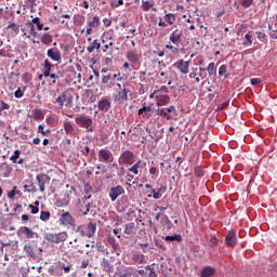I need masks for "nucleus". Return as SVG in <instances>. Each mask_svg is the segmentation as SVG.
I'll return each instance as SVG.
<instances>
[{
    "instance_id": "f8f14e48",
    "label": "nucleus",
    "mask_w": 277,
    "mask_h": 277,
    "mask_svg": "<svg viewBox=\"0 0 277 277\" xmlns=\"http://www.w3.org/2000/svg\"><path fill=\"white\" fill-rule=\"evenodd\" d=\"M119 161L126 166H133V163H135V154L131 150H124L121 153Z\"/></svg>"
},
{
    "instance_id": "864d4df0",
    "label": "nucleus",
    "mask_w": 277,
    "mask_h": 277,
    "mask_svg": "<svg viewBox=\"0 0 277 277\" xmlns=\"http://www.w3.org/2000/svg\"><path fill=\"white\" fill-rule=\"evenodd\" d=\"M252 3H254V0H241L240 5L242 8H250V5H252Z\"/></svg>"
},
{
    "instance_id": "bb28decb",
    "label": "nucleus",
    "mask_w": 277,
    "mask_h": 277,
    "mask_svg": "<svg viewBox=\"0 0 277 277\" xmlns=\"http://www.w3.org/2000/svg\"><path fill=\"white\" fill-rule=\"evenodd\" d=\"M215 275V268L211 267V266H206L202 268L201 271V277H211Z\"/></svg>"
},
{
    "instance_id": "aec40b11",
    "label": "nucleus",
    "mask_w": 277,
    "mask_h": 277,
    "mask_svg": "<svg viewBox=\"0 0 277 277\" xmlns=\"http://www.w3.org/2000/svg\"><path fill=\"white\" fill-rule=\"evenodd\" d=\"M23 235L26 236V239H34V236L36 235V233L27 226H22L17 230V236L23 237Z\"/></svg>"
},
{
    "instance_id": "e433bc0d",
    "label": "nucleus",
    "mask_w": 277,
    "mask_h": 277,
    "mask_svg": "<svg viewBox=\"0 0 277 277\" xmlns=\"http://www.w3.org/2000/svg\"><path fill=\"white\" fill-rule=\"evenodd\" d=\"M74 23L75 25L81 26L85 23V16L83 15H75L74 16Z\"/></svg>"
},
{
    "instance_id": "dca6fc26",
    "label": "nucleus",
    "mask_w": 277,
    "mask_h": 277,
    "mask_svg": "<svg viewBox=\"0 0 277 277\" xmlns=\"http://www.w3.org/2000/svg\"><path fill=\"white\" fill-rule=\"evenodd\" d=\"M100 27H101V17L95 15L91 21L88 22L85 36H92V29H98Z\"/></svg>"
},
{
    "instance_id": "4d7b16f0",
    "label": "nucleus",
    "mask_w": 277,
    "mask_h": 277,
    "mask_svg": "<svg viewBox=\"0 0 277 277\" xmlns=\"http://www.w3.org/2000/svg\"><path fill=\"white\" fill-rule=\"evenodd\" d=\"M29 209H30V213L32 215H36L39 211H40V208L34 206V205H29Z\"/></svg>"
},
{
    "instance_id": "2f4dec72",
    "label": "nucleus",
    "mask_w": 277,
    "mask_h": 277,
    "mask_svg": "<svg viewBox=\"0 0 277 277\" xmlns=\"http://www.w3.org/2000/svg\"><path fill=\"white\" fill-rule=\"evenodd\" d=\"M64 129H65V132L70 135H72V133H75V127H72V123L70 121L64 122Z\"/></svg>"
},
{
    "instance_id": "473e14b6",
    "label": "nucleus",
    "mask_w": 277,
    "mask_h": 277,
    "mask_svg": "<svg viewBox=\"0 0 277 277\" xmlns=\"http://www.w3.org/2000/svg\"><path fill=\"white\" fill-rule=\"evenodd\" d=\"M206 72H208L209 77H212L214 72H216L217 68L215 67V63H210L207 68H205Z\"/></svg>"
},
{
    "instance_id": "ddd939ff",
    "label": "nucleus",
    "mask_w": 277,
    "mask_h": 277,
    "mask_svg": "<svg viewBox=\"0 0 277 277\" xmlns=\"http://www.w3.org/2000/svg\"><path fill=\"white\" fill-rule=\"evenodd\" d=\"M238 241L237 232H235V229H229L225 236V246H228V248H235Z\"/></svg>"
},
{
    "instance_id": "a211bd4d",
    "label": "nucleus",
    "mask_w": 277,
    "mask_h": 277,
    "mask_svg": "<svg viewBox=\"0 0 277 277\" xmlns=\"http://www.w3.org/2000/svg\"><path fill=\"white\" fill-rule=\"evenodd\" d=\"M48 57L53 60V62H57V64H62V53L57 49H49L47 52Z\"/></svg>"
},
{
    "instance_id": "5fc2aeb1",
    "label": "nucleus",
    "mask_w": 277,
    "mask_h": 277,
    "mask_svg": "<svg viewBox=\"0 0 277 277\" xmlns=\"http://www.w3.org/2000/svg\"><path fill=\"white\" fill-rule=\"evenodd\" d=\"M245 39L247 40V42H245V44L247 47H251L252 44V34L248 32L246 36H245Z\"/></svg>"
},
{
    "instance_id": "393cba45",
    "label": "nucleus",
    "mask_w": 277,
    "mask_h": 277,
    "mask_svg": "<svg viewBox=\"0 0 277 277\" xmlns=\"http://www.w3.org/2000/svg\"><path fill=\"white\" fill-rule=\"evenodd\" d=\"M138 116H143V118H150L153 116V107L143 106L138 109Z\"/></svg>"
},
{
    "instance_id": "a19ab883",
    "label": "nucleus",
    "mask_w": 277,
    "mask_h": 277,
    "mask_svg": "<svg viewBox=\"0 0 277 277\" xmlns=\"http://www.w3.org/2000/svg\"><path fill=\"white\" fill-rule=\"evenodd\" d=\"M40 220H41V222H49L51 220V212H49V211H41Z\"/></svg>"
},
{
    "instance_id": "37998d69",
    "label": "nucleus",
    "mask_w": 277,
    "mask_h": 277,
    "mask_svg": "<svg viewBox=\"0 0 277 277\" xmlns=\"http://www.w3.org/2000/svg\"><path fill=\"white\" fill-rule=\"evenodd\" d=\"M6 29H12L15 34H18L21 26L14 22H10L9 25L6 26Z\"/></svg>"
},
{
    "instance_id": "0eeeda50",
    "label": "nucleus",
    "mask_w": 277,
    "mask_h": 277,
    "mask_svg": "<svg viewBox=\"0 0 277 277\" xmlns=\"http://www.w3.org/2000/svg\"><path fill=\"white\" fill-rule=\"evenodd\" d=\"M155 114L164 118V120H172V114H176V107L171 105L168 108H157L155 109Z\"/></svg>"
},
{
    "instance_id": "052dcab7",
    "label": "nucleus",
    "mask_w": 277,
    "mask_h": 277,
    "mask_svg": "<svg viewBox=\"0 0 277 277\" xmlns=\"http://www.w3.org/2000/svg\"><path fill=\"white\" fill-rule=\"evenodd\" d=\"M269 31L272 32V38H274V40H277V28L274 29V27L269 26Z\"/></svg>"
},
{
    "instance_id": "09e8293b",
    "label": "nucleus",
    "mask_w": 277,
    "mask_h": 277,
    "mask_svg": "<svg viewBox=\"0 0 277 277\" xmlns=\"http://www.w3.org/2000/svg\"><path fill=\"white\" fill-rule=\"evenodd\" d=\"M217 243H219L217 237L211 236V238L209 240V247L212 249L217 248Z\"/></svg>"
},
{
    "instance_id": "69168bd1",
    "label": "nucleus",
    "mask_w": 277,
    "mask_h": 277,
    "mask_svg": "<svg viewBox=\"0 0 277 277\" xmlns=\"http://www.w3.org/2000/svg\"><path fill=\"white\" fill-rule=\"evenodd\" d=\"M146 269H149L148 277H157V273L150 266H146Z\"/></svg>"
},
{
    "instance_id": "5701e85b",
    "label": "nucleus",
    "mask_w": 277,
    "mask_h": 277,
    "mask_svg": "<svg viewBox=\"0 0 277 277\" xmlns=\"http://www.w3.org/2000/svg\"><path fill=\"white\" fill-rule=\"evenodd\" d=\"M126 57L131 64H137L140 62V54H137V51L135 50L128 51Z\"/></svg>"
},
{
    "instance_id": "7ed1b4c3",
    "label": "nucleus",
    "mask_w": 277,
    "mask_h": 277,
    "mask_svg": "<svg viewBox=\"0 0 277 277\" xmlns=\"http://www.w3.org/2000/svg\"><path fill=\"white\" fill-rule=\"evenodd\" d=\"M76 233H79L80 237L92 239L96 235V222H90L88 225H79Z\"/></svg>"
},
{
    "instance_id": "0e129e2a",
    "label": "nucleus",
    "mask_w": 277,
    "mask_h": 277,
    "mask_svg": "<svg viewBox=\"0 0 277 277\" xmlns=\"http://www.w3.org/2000/svg\"><path fill=\"white\" fill-rule=\"evenodd\" d=\"M25 3L31 9L36 8V0H25Z\"/></svg>"
},
{
    "instance_id": "6e6d98bb",
    "label": "nucleus",
    "mask_w": 277,
    "mask_h": 277,
    "mask_svg": "<svg viewBox=\"0 0 277 277\" xmlns=\"http://www.w3.org/2000/svg\"><path fill=\"white\" fill-rule=\"evenodd\" d=\"M22 79H23L24 83H29L31 80V74H29V72L24 74Z\"/></svg>"
},
{
    "instance_id": "ea45409f",
    "label": "nucleus",
    "mask_w": 277,
    "mask_h": 277,
    "mask_svg": "<svg viewBox=\"0 0 277 277\" xmlns=\"http://www.w3.org/2000/svg\"><path fill=\"white\" fill-rule=\"evenodd\" d=\"M24 189H26L29 194H35L37 192L36 186L34 185V182H28V184L24 185Z\"/></svg>"
},
{
    "instance_id": "7c9ffc66",
    "label": "nucleus",
    "mask_w": 277,
    "mask_h": 277,
    "mask_svg": "<svg viewBox=\"0 0 277 277\" xmlns=\"http://www.w3.org/2000/svg\"><path fill=\"white\" fill-rule=\"evenodd\" d=\"M35 120H44V113H42V109L36 108L32 110V116Z\"/></svg>"
},
{
    "instance_id": "c85d7f7f",
    "label": "nucleus",
    "mask_w": 277,
    "mask_h": 277,
    "mask_svg": "<svg viewBox=\"0 0 277 277\" xmlns=\"http://www.w3.org/2000/svg\"><path fill=\"white\" fill-rule=\"evenodd\" d=\"M140 168H144V166H142V160H138L136 163L130 167L128 171L132 172V174H140Z\"/></svg>"
},
{
    "instance_id": "a878e982",
    "label": "nucleus",
    "mask_w": 277,
    "mask_h": 277,
    "mask_svg": "<svg viewBox=\"0 0 277 277\" xmlns=\"http://www.w3.org/2000/svg\"><path fill=\"white\" fill-rule=\"evenodd\" d=\"M132 261L135 263V265H144V263H146V255L142 253H135L132 256Z\"/></svg>"
},
{
    "instance_id": "6ab92c4d",
    "label": "nucleus",
    "mask_w": 277,
    "mask_h": 277,
    "mask_svg": "<svg viewBox=\"0 0 277 277\" xmlns=\"http://www.w3.org/2000/svg\"><path fill=\"white\" fill-rule=\"evenodd\" d=\"M183 38V30L175 29L169 37L170 42L172 44H181Z\"/></svg>"
},
{
    "instance_id": "f704fd0d",
    "label": "nucleus",
    "mask_w": 277,
    "mask_h": 277,
    "mask_svg": "<svg viewBox=\"0 0 277 277\" xmlns=\"http://www.w3.org/2000/svg\"><path fill=\"white\" fill-rule=\"evenodd\" d=\"M133 230H135V223L131 222L126 224V229H124L126 235H133Z\"/></svg>"
},
{
    "instance_id": "bf43d9fd",
    "label": "nucleus",
    "mask_w": 277,
    "mask_h": 277,
    "mask_svg": "<svg viewBox=\"0 0 277 277\" xmlns=\"http://www.w3.org/2000/svg\"><path fill=\"white\" fill-rule=\"evenodd\" d=\"M149 174H150L151 176H157V175L159 174V170H158L156 167H151V168L149 169Z\"/></svg>"
},
{
    "instance_id": "20e7f679",
    "label": "nucleus",
    "mask_w": 277,
    "mask_h": 277,
    "mask_svg": "<svg viewBox=\"0 0 277 277\" xmlns=\"http://www.w3.org/2000/svg\"><path fill=\"white\" fill-rule=\"evenodd\" d=\"M76 124L80 127V129H85L89 133L94 132V120L87 115H80L76 118Z\"/></svg>"
},
{
    "instance_id": "cd10ccee",
    "label": "nucleus",
    "mask_w": 277,
    "mask_h": 277,
    "mask_svg": "<svg viewBox=\"0 0 277 277\" xmlns=\"http://www.w3.org/2000/svg\"><path fill=\"white\" fill-rule=\"evenodd\" d=\"M155 6V1L154 0H142V10L143 12H148L150 8Z\"/></svg>"
},
{
    "instance_id": "13d9d810",
    "label": "nucleus",
    "mask_w": 277,
    "mask_h": 277,
    "mask_svg": "<svg viewBox=\"0 0 277 277\" xmlns=\"http://www.w3.org/2000/svg\"><path fill=\"white\" fill-rule=\"evenodd\" d=\"M151 194L155 200H159V198H161V193L156 192L154 188H151Z\"/></svg>"
},
{
    "instance_id": "a18cd8bd",
    "label": "nucleus",
    "mask_w": 277,
    "mask_h": 277,
    "mask_svg": "<svg viewBox=\"0 0 277 277\" xmlns=\"http://www.w3.org/2000/svg\"><path fill=\"white\" fill-rule=\"evenodd\" d=\"M21 149H16L13 156L10 157V161H12V163H16V160L21 158Z\"/></svg>"
},
{
    "instance_id": "72a5a7b5",
    "label": "nucleus",
    "mask_w": 277,
    "mask_h": 277,
    "mask_svg": "<svg viewBox=\"0 0 277 277\" xmlns=\"http://www.w3.org/2000/svg\"><path fill=\"white\" fill-rule=\"evenodd\" d=\"M102 267H103L104 272H111L114 266H111V264L109 263V260L104 258L102 260Z\"/></svg>"
},
{
    "instance_id": "680f3d73",
    "label": "nucleus",
    "mask_w": 277,
    "mask_h": 277,
    "mask_svg": "<svg viewBox=\"0 0 277 277\" xmlns=\"http://www.w3.org/2000/svg\"><path fill=\"white\" fill-rule=\"evenodd\" d=\"M5 109H10V104L2 101L0 105V111H3Z\"/></svg>"
},
{
    "instance_id": "603ef678",
    "label": "nucleus",
    "mask_w": 277,
    "mask_h": 277,
    "mask_svg": "<svg viewBox=\"0 0 277 277\" xmlns=\"http://www.w3.org/2000/svg\"><path fill=\"white\" fill-rule=\"evenodd\" d=\"M108 243L111 245V248H113L114 250H118V243L116 242V238L109 237V238H108Z\"/></svg>"
},
{
    "instance_id": "4c0bfd02",
    "label": "nucleus",
    "mask_w": 277,
    "mask_h": 277,
    "mask_svg": "<svg viewBox=\"0 0 277 277\" xmlns=\"http://www.w3.org/2000/svg\"><path fill=\"white\" fill-rule=\"evenodd\" d=\"M41 42L43 44H51V42H53V36H51L50 34L42 35Z\"/></svg>"
},
{
    "instance_id": "79ce46f5",
    "label": "nucleus",
    "mask_w": 277,
    "mask_h": 277,
    "mask_svg": "<svg viewBox=\"0 0 277 277\" xmlns=\"http://www.w3.org/2000/svg\"><path fill=\"white\" fill-rule=\"evenodd\" d=\"M31 22H32V25H36L39 31H42V29H44V24L40 23V17H35L32 18Z\"/></svg>"
},
{
    "instance_id": "1a4fd4ad",
    "label": "nucleus",
    "mask_w": 277,
    "mask_h": 277,
    "mask_svg": "<svg viewBox=\"0 0 277 277\" xmlns=\"http://www.w3.org/2000/svg\"><path fill=\"white\" fill-rule=\"evenodd\" d=\"M164 18V21H163ZM159 22H158V27H168L174 25V23H176V15L173 13H167L163 17H158Z\"/></svg>"
},
{
    "instance_id": "f257e3e1",
    "label": "nucleus",
    "mask_w": 277,
    "mask_h": 277,
    "mask_svg": "<svg viewBox=\"0 0 277 277\" xmlns=\"http://www.w3.org/2000/svg\"><path fill=\"white\" fill-rule=\"evenodd\" d=\"M58 222L61 226H64V228H72V230L77 228V220H75V216H72L68 211H61Z\"/></svg>"
},
{
    "instance_id": "f03ea898",
    "label": "nucleus",
    "mask_w": 277,
    "mask_h": 277,
    "mask_svg": "<svg viewBox=\"0 0 277 277\" xmlns=\"http://www.w3.org/2000/svg\"><path fill=\"white\" fill-rule=\"evenodd\" d=\"M43 239L48 241V243H64L68 239V232H60V233H51L48 232L43 235Z\"/></svg>"
},
{
    "instance_id": "9d476101",
    "label": "nucleus",
    "mask_w": 277,
    "mask_h": 277,
    "mask_svg": "<svg viewBox=\"0 0 277 277\" xmlns=\"http://www.w3.org/2000/svg\"><path fill=\"white\" fill-rule=\"evenodd\" d=\"M36 181L39 187V190L44 194L47 190L45 185H49L51 183V176L47 175V173H41L36 175Z\"/></svg>"
},
{
    "instance_id": "58836bf2",
    "label": "nucleus",
    "mask_w": 277,
    "mask_h": 277,
    "mask_svg": "<svg viewBox=\"0 0 277 277\" xmlns=\"http://www.w3.org/2000/svg\"><path fill=\"white\" fill-rule=\"evenodd\" d=\"M26 27H27V29H29L30 36H34L35 38H36V36H38V32L36 31V26L34 25L32 22L26 23Z\"/></svg>"
},
{
    "instance_id": "c9c22d12",
    "label": "nucleus",
    "mask_w": 277,
    "mask_h": 277,
    "mask_svg": "<svg viewBox=\"0 0 277 277\" xmlns=\"http://www.w3.org/2000/svg\"><path fill=\"white\" fill-rule=\"evenodd\" d=\"M228 70V66L226 65H222L219 68V77H224V79H228V74H226Z\"/></svg>"
},
{
    "instance_id": "8fccbe9b",
    "label": "nucleus",
    "mask_w": 277,
    "mask_h": 277,
    "mask_svg": "<svg viewBox=\"0 0 277 277\" xmlns=\"http://www.w3.org/2000/svg\"><path fill=\"white\" fill-rule=\"evenodd\" d=\"M195 176H198L199 179H202L205 176V170L201 169V167L195 168Z\"/></svg>"
},
{
    "instance_id": "412c9836",
    "label": "nucleus",
    "mask_w": 277,
    "mask_h": 277,
    "mask_svg": "<svg viewBox=\"0 0 277 277\" xmlns=\"http://www.w3.org/2000/svg\"><path fill=\"white\" fill-rule=\"evenodd\" d=\"M24 252L29 259H36V246H34L31 242L24 246Z\"/></svg>"
},
{
    "instance_id": "6e6552de",
    "label": "nucleus",
    "mask_w": 277,
    "mask_h": 277,
    "mask_svg": "<svg viewBox=\"0 0 277 277\" xmlns=\"http://www.w3.org/2000/svg\"><path fill=\"white\" fill-rule=\"evenodd\" d=\"M97 159L100 163H111L114 161V154L107 148H102L97 151Z\"/></svg>"
},
{
    "instance_id": "b1692460",
    "label": "nucleus",
    "mask_w": 277,
    "mask_h": 277,
    "mask_svg": "<svg viewBox=\"0 0 277 277\" xmlns=\"http://www.w3.org/2000/svg\"><path fill=\"white\" fill-rule=\"evenodd\" d=\"M110 107L111 102H109V100L107 98H102L97 104V108L100 109V111H109Z\"/></svg>"
},
{
    "instance_id": "423d86ee",
    "label": "nucleus",
    "mask_w": 277,
    "mask_h": 277,
    "mask_svg": "<svg viewBox=\"0 0 277 277\" xmlns=\"http://www.w3.org/2000/svg\"><path fill=\"white\" fill-rule=\"evenodd\" d=\"M189 79H194L195 83H200L202 79H207V69L205 67H196L192 69Z\"/></svg>"
},
{
    "instance_id": "2eb2a0df",
    "label": "nucleus",
    "mask_w": 277,
    "mask_h": 277,
    "mask_svg": "<svg viewBox=\"0 0 277 277\" xmlns=\"http://www.w3.org/2000/svg\"><path fill=\"white\" fill-rule=\"evenodd\" d=\"M52 69H53V65L51 61L45 60L43 62V77H50V79H60V75L51 74Z\"/></svg>"
},
{
    "instance_id": "9b49d317",
    "label": "nucleus",
    "mask_w": 277,
    "mask_h": 277,
    "mask_svg": "<svg viewBox=\"0 0 277 277\" xmlns=\"http://www.w3.org/2000/svg\"><path fill=\"white\" fill-rule=\"evenodd\" d=\"M173 68L179 70L181 75H189V61L179 60L173 64Z\"/></svg>"
},
{
    "instance_id": "338daca9",
    "label": "nucleus",
    "mask_w": 277,
    "mask_h": 277,
    "mask_svg": "<svg viewBox=\"0 0 277 277\" xmlns=\"http://www.w3.org/2000/svg\"><path fill=\"white\" fill-rule=\"evenodd\" d=\"M103 24H104L105 27H111V19L105 17V18L103 19Z\"/></svg>"
},
{
    "instance_id": "e2e57ef3",
    "label": "nucleus",
    "mask_w": 277,
    "mask_h": 277,
    "mask_svg": "<svg viewBox=\"0 0 277 277\" xmlns=\"http://www.w3.org/2000/svg\"><path fill=\"white\" fill-rule=\"evenodd\" d=\"M81 153H82V155L88 157V155H90V147L88 145H85L84 147H82Z\"/></svg>"
},
{
    "instance_id": "3c124183",
    "label": "nucleus",
    "mask_w": 277,
    "mask_h": 277,
    "mask_svg": "<svg viewBox=\"0 0 277 277\" xmlns=\"http://www.w3.org/2000/svg\"><path fill=\"white\" fill-rule=\"evenodd\" d=\"M120 5H124V0H118V1L110 2V8H113V10L116 8H120Z\"/></svg>"
},
{
    "instance_id": "de8ad7c7",
    "label": "nucleus",
    "mask_w": 277,
    "mask_h": 277,
    "mask_svg": "<svg viewBox=\"0 0 277 277\" xmlns=\"http://www.w3.org/2000/svg\"><path fill=\"white\" fill-rule=\"evenodd\" d=\"M25 90H27V87H24V89H17L14 93L15 98H23L25 96Z\"/></svg>"
},
{
    "instance_id": "c756f323",
    "label": "nucleus",
    "mask_w": 277,
    "mask_h": 277,
    "mask_svg": "<svg viewBox=\"0 0 277 277\" xmlns=\"http://www.w3.org/2000/svg\"><path fill=\"white\" fill-rule=\"evenodd\" d=\"M101 49V41L98 39H95L88 48L87 51L88 53H94V50Z\"/></svg>"
},
{
    "instance_id": "774afa93",
    "label": "nucleus",
    "mask_w": 277,
    "mask_h": 277,
    "mask_svg": "<svg viewBox=\"0 0 277 277\" xmlns=\"http://www.w3.org/2000/svg\"><path fill=\"white\" fill-rule=\"evenodd\" d=\"M166 68V62L164 61H158V70H163Z\"/></svg>"
},
{
    "instance_id": "4468645a",
    "label": "nucleus",
    "mask_w": 277,
    "mask_h": 277,
    "mask_svg": "<svg viewBox=\"0 0 277 277\" xmlns=\"http://www.w3.org/2000/svg\"><path fill=\"white\" fill-rule=\"evenodd\" d=\"M123 194L124 187H122V185H117L110 188L109 198L111 202H116V200H118V198H120V196H122Z\"/></svg>"
},
{
    "instance_id": "4be33fe9",
    "label": "nucleus",
    "mask_w": 277,
    "mask_h": 277,
    "mask_svg": "<svg viewBox=\"0 0 277 277\" xmlns=\"http://www.w3.org/2000/svg\"><path fill=\"white\" fill-rule=\"evenodd\" d=\"M156 101L158 107H163L170 103V95L167 94H157L156 95Z\"/></svg>"
},
{
    "instance_id": "c03bdc74",
    "label": "nucleus",
    "mask_w": 277,
    "mask_h": 277,
    "mask_svg": "<svg viewBox=\"0 0 277 277\" xmlns=\"http://www.w3.org/2000/svg\"><path fill=\"white\" fill-rule=\"evenodd\" d=\"M95 247H96L97 252H103V254H109V250H107V248H105V246H103V243L97 242L95 245Z\"/></svg>"
},
{
    "instance_id": "49530a36",
    "label": "nucleus",
    "mask_w": 277,
    "mask_h": 277,
    "mask_svg": "<svg viewBox=\"0 0 277 277\" xmlns=\"http://www.w3.org/2000/svg\"><path fill=\"white\" fill-rule=\"evenodd\" d=\"M166 241H182L183 237L181 235H174V236H166Z\"/></svg>"
},
{
    "instance_id": "39448f33",
    "label": "nucleus",
    "mask_w": 277,
    "mask_h": 277,
    "mask_svg": "<svg viewBox=\"0 0 277 277\" xmlns=\"http://www.w3.org/2000/svg\"><path fill=\"white\" fill-rule=\"evenodd\" d=\"M53 103L58 104V109H64V103H66V107H72V95L64 92L63 94L58 95Z\"/></svg>"
},
{
    "instance_id": "f3484780",
    "label": "nucleus",
    "mask_w": 277,
    "mask_h": 277,
    "mask_svg": "<svg viewBox=\"0 0 277 277\" xmlns=\"http://www.w3.org/2000/svg\"><path fill=\"white\" fill-rule=\"evenodd\" d=\"M129 92L131 91L127 89V85H123V89L114 95L115 103H124L126 101H129Z\"/></svg>"
}]
</instances>
